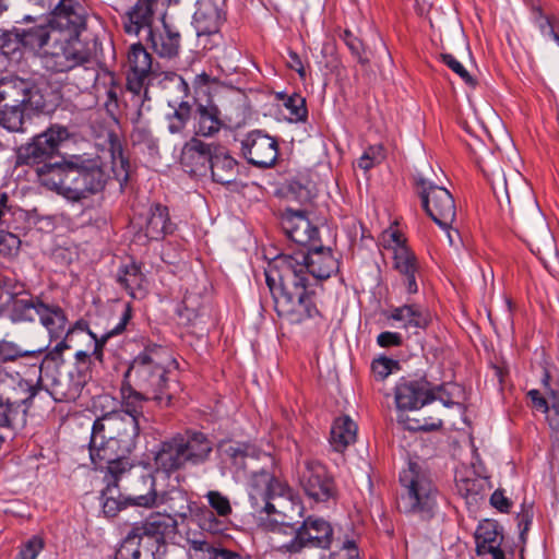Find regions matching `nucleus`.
<instances>
[{
	"instance_id": "f257e3e1",
	"label": "nucleus",
	"mask_w": 559,
	"mask_h": 559,
	"mask_svg": "<svg viewBox=\"0 0 559 559\" xmlns=\"http://www.w3.org/2000/svg\"><path fill=\"white\" fill-rule=\"evenodd\" d=\"M338 266L332 249L323 246L312 245L277 255L265 270V282L277 316L290 324L321 317L316 287L336 273Z\"/></svg>"
},
{
	"instance_id": "f03ea898",
	"label": "nucleus",
	"mask_w": 559,
	"mask_h": 559,
	"mask_svg": "<svg viewBox=\"0 0 559 559\" xmlns=\"http://www.w3.org/2000/svg\"><path fill=\"white\" fill-rule=\"evenodd\" d=\"M140 424L124 413L109 412L97 418L92 428L90 440V457L95 467L122 463L126 469L132 471L133 464L129 455L136 448Z\"/></svg>"
},
{
	"instance_id": "7ed1b4c3",
	"label": "nucleus",
	"mask_w": 559,
	"mask_h": 559,
	"mask_svg": "<svg viewBox=\"0 0 559 559\" xmlns=\"http://www.w3.org/2000/svg\"><path fill=\"white\" fill-rule=\"evenodd\" d=\"M109 176L98 159L71 156L63 164L40 168L39 182L72 202H79L104 190Z\"/></svg>"
},
{
	"instance_id": "20e7f679",
	"label": "nucleus",
	"mask_w": 559,
	"mask_h": 559,
	"mask_svg": "<svg viewBox=\"0 0 559 559\" xmlns=\"http://www.w3.org/2000/svg\"><path fill=\"white\" fill-rule=\"evenodd\" d=\"M175 362L167 348L148 343L131 360L124 372V381L152 395L157 405L167 407L173 400L168 366Z\"/></svg>"
},
{
	"instance_id": "39448f33",
	"label": "nucleus",
	"mask_w": 559,
	"mask_h": 559,
	"mask_svg": "<svg viewBox=\"0 0 559 559\" xmlns=\"http://www.w3.org/2000/svg\"><path fill=\"white\" fill-rule=\"evenodd\" d=\"M131 475L132 471L126 469V465L122 463L106 466L104 474L106 487L102 490L103 511L106 516L114 518L129 506L154 509L160 502L155 487V477L152 474L141 476L144 486L147 488L145 495L134 492L123 496L120 492L119 484Z\"/></svg>"
},
{
	"instance_id": "423d86ee",
	"label": "nucleus",
	"mask_w": 559,
	"mask_h": 559,
	"mask_svg": "<svg viewBox=\"0 0 559 559\" xmlns=\"http://www.w3.org/2000/svg\"><path fill=\"white\" fill-rule=\"evenodd\" d=\"M404 489L399 500V509L405 513L417 514L424 520L435 515L439 491L430 477L417 463L411 462L400 474Z\"/></svg>"
},
{
	"instance_id": "0eeeda50",
	"label": "nucleus",
	"mask_w": 559,
	"mask_h": 559,
	"mask_svg": "<svg viewBox=\"0 0 559 559\" xmlns=\"http://www.w3.org/2000/svg\"><path fill=\"white\" fill-rule=\"evenodd\" d=\"M157 0H136L122 16V26L128 35H139L142 29L147 32V41L159 57L173 58L177 56L180 45V35L166 29L156 33L152 28L154 8Z\"/></svg>"
},
{
	"instance_id": "6e6552de",
	"label": "nucleus",
	"mask_w": 559,
	"mask_h": 559,
	"mask_svg": "<svg viewBox=\"0 0 559 559\" xmlns=\"http://www.w3.org/2000/svg\"><path fill=\"white\" fill-rule=\"evenodd\" d=\"M69 138L68 129L61 126H52L45 132L33 138L31 143L22 145L16 151V165L36 166V174L39 178V170L44 166L63 164L64 157L58 156L59 146L62 141Z\"/></svg>"
},
{
	"instance_id": "1a4fd4ad",
	"label": "nucleus",
	"mask_w": 559,
	"mask_h": 559,
	"mask_svg": "<svg viewBox=\"0 0 559 559\" xmlns=\"http://www.w3.org/2000/svg\"><path fill=\"white\" fill-rule=\"evenodd\" d=\"M285 528L290 530L294 537L277 546V550L283 554L297 555L306 548L329 550L334 542L333 526L323 518L309 515L299 526L285 525Z\"/></svg>"
},
{
	"instance_id": "9d476101",
	"label": "nucleus",
	"mask_w": 559,
	"mask_h": 559,
	"mask_svg": "<svg viewBox=\"0 0 559 559\" xmlns=\"http://www.w3.org/2000/svg\"><path fill=\"white\" fill-rule=\"evenodd\" d=\"M131 531L143 542L144 552L148 559H162L166 545L178 532V523L169 513H151L142 523L132 526Z\"/></svg>"
},
{
	"instance_id": "9b49d317",
	"label": "nucleus",
	"mask_w": 559,
	"mask_h": 559,
	"mask_svg": "<svg viewBox=\"0 0 559 559\" xmlns=\"http://www.w3.org/2000/svg\"><path fill=\"white\" fill-rule=\"evenodd\" d=\"M38 318L48 331L50 341H59L52 349L46 353V358L51 360L60 359L62 353L70 348L68 342L75 332L87 330V323L83 320L76 321L74 325H69L64 310L58 305L44 304Z\"/></svg>"
},
{
	"instance_id": "f8f14e48",
	"label": "nucleus",
	"mask_w": 559,
	"mask_h": 559,
	"mask_svg": "<svg viewBox=\"0 0 559 559\" xmlns=\"http://www.w3.org/2000/svg\"><path fill=\"white\" fill-rule=\"evenodd\" d=\"M416 188L425 212L441 228H449L456 216L455 202L450 191L424 178L416 180Z\"/></svg>"
},
{
	"instance_id": "ddd939ff",
	"label": "nucleus",
	"mask_w": 559,
	"mask_h": 559,
	"mask_svg": "<svg viewBox=\"0 0 559 559\" xmlns=\"http://www.w3.org/2000/svg\"><path fill=\"white\" fill-rule=\"evenodd\" d=\"M304 492L317 502H326L337 493L334 477L328 467L317 460H306L298 471Z\"/></svg>"
},
{
	"instance_id": "4468645a",
	"label": "nucleus",
	"mask_w": 559,
	"mask_h": 559,
	"mask_svg": "<svg viewBox=\"0 0 559 559\" xmlns=\"http://www.w3.org/2000/svg\"><path fill=\"white\" fill-rule=\"evenodd\" d=\"M43 67L51 73L69 72L90 62V55L76 40L55 44L40 56Z\"/></svg>"
},
{
	"instance_id": "2eb2a0df",
	"label": "nucleus",
	"mask_w": 559,
	"mask_h": 559,
	"mask_svg": "<svg viewBox=\"0 0 559 559\" xmlns=\"http://www.w3.org/2000/svg\"><path fill=\"white\" fill-rule=\"evenodd\" d=\"M241 152L249 164L269 168L277 160L278 142L262 130H252L241 140Z\"/></svg>"
},
{
	"instance_id": "dca6fc26",
	"label": "nucleus",
	"mask_w": 559,
	"mask_h": 559,
	"mask_svg": "<svg viewBox=\"0 0 559 559\" xmlns=\"http://www.w3.org/2000/svg\"><path fill=\"white\" fill-rule=\"evenodd\" d=\"M432 383L427 378H402L395 385L394 397L399 411H415L435 401Z\"/></svg>"
},
{
	"instance_id": "f3484780",
	"label": "nucleus",
	"mask_w": 559,
	"mask_h": 559,
	"mask_svg": "<svg viewBox=\"0 0 559 559\" xmlns=\"http://www.w3.org/2000/svg\"><path fill=\"white\" fill-rule=\"evenodd\" d=\"M282 228L287 237L306 249L319 239V229L313 225L305 210L285 209L282 214Z\"/></svg>"
},
{
	"instance_id": "a211bd4d",
	"label": "nucleus",
	"mask_w": 559,
	"mask_h": 559,
	"mask_svg": "<svg viewBox=\"0 0 559 559\" xmlns=\"http://www.w3.org/2000/svg\"><path fill=\"white\" fill-rule=\"evenodd\" d=\"M40 99L41 96L29 81L17 76H5L0 80V103L39 108L41 107Z\"/></svg>"
},
{
	"instance_id": "6ab92c4d",
	"label": "nucleus",
	"mask_w": 559,
	"mask_h": 559,
	"mask_svg": "<svg viewBox=\"0 0 559 559\" xmlns=\"http://www.w3.org/2000/svg\"><path fill=\"white\" fill-rule=\"evenodd\" d=\"M391 237L396 245L394 250V269L401 275L407 293L416 294L418 292L419 262L415 253L404 243L399 233H392Z\"/></svg>"
},
{
	"instance_id": "aec40b11",
	"label": "nucleus",
	"mask_w": 559,
	"mask_h": 559,
	"mask_svg": "<svg viewBox=\"0 0 559 559\" xmlns=\"http://www.w3.org/2000/svg\"><path fill=\"white\" fill-rule=\"evenodd\" d=\"M214 146L195 136L191 138L181 152L180 163L185 170L193 176H205L210 169Z\"/></svg>"
},
{
	"instance_id": "412c9836",
	"label": "nucleus",
	"mask_w": 559,
	"mask_h": 559,
	"mask_svg": "<svg viewBox=\"0 0 559 559\" xmlns=\"http://www.w3.org/2000/svg\"><path fill=\"white\" fill-rule=\"evenodd\" d=\"M225 0H202L195 7L193 25L198 36L217 34L226 20Z\"/></svg>"
},
{
	"instance_id": "4be33fe9",
	"label": "nucleus",
	"mask_w": 559,
	"mask_h": 559,
	"mask_svg": "<svg viewBox=\"0 0 559 559\" xmlns=\"http://www.w3.org/2000/svg\"><path fill=\"white\" fill-rule=\"evenodd\" d=\"M92 364H74L68 376L53 378L51 386L60 400H75L80 396L82 389L91 379Z\"/></svg>"
},
{
	"instance_id": "5701e85b",
	"label": "nucleus",
	"mask_w": 559,
	"mask_h": 559,
	"mask_svg": "<svg viewBox=\"0 0 559 559\" xmlns=\"http://www.w3.org/2000/svg\"><path fill=\"white\" fill-rule=\"evenodd\" d=\"M190 465L197 466L206 463L214 449L213 441L202 431L187 429L183 433L176 435Z\"/></svg>"
},
{
	"instance_id": "b1692460",
	"label": "nucleus",
	"mask_w": 559,
	"mask_h": 559,
	"mask_svg": "<svg viewBox=\"0 0 559 559\" xmlns=\"http://www.w3.org/2000/svg\"><path fill=\"white\" fill-rule=\"evenodd\" d=\"M225 127L221 109L213 103H197L193 111V132L197 136H214Z\"/></svg>"
},
{
	"instance_id": "393cba45",
	"label": "nucleus",
	"mask_w": 559,
	"mask_h": 559,
	"mask_svg": "<svg viewBox=\"0 0 559 559\" xmlns=\"http://www.w3.org/2000/svg\"><path fill=\"white\" fill-rule=\"evenodd\" d=\"M475 539L478 556L490 554L492 559H506L501 549L503 536L495 521L481 522L475 532Z\"/></svg>"
},
{
	"instance_id": "a878e982",
	"label": "nucleus",
	"mask_w": 559,
	"mask_h": 559,
	"mask_svg": "<svg viewBox=\"0 0 559 559\" xmlns=\"http://www.w3.org/2000/svg\"><path fill=\"white\" fill-rule=\"evenodd\" d=\"M388 319L401 322V326L412 334H418L431 323V314L421 306L411 304L391 309Z\"/></svg>"
},
{
	"instance_id": "bb28decb",
	"label": "nucleus",
	"mask_w": 559,
	"mask_h": 559,
	"mask_svg": "<svg viewBox=\"0 0 559 559\" xmlns=\"http://www.w3.org/2000/svg\"><path fill=\"white\" fill-rule=\"evenodd\" d=\"M39 391L38 384H34L16 373L12 374V383L8 385L3 399L17 409L24 411V415L27 417L28 409L33 406V401Z\"/></svg>"
},
{
	"instance_id": "cd10ccee",
	"label": "nucleus",
	"mask_w": 559,
	"mask_h": 559,
	"mask_svg": "<svg viewBox=\"0 0 559 559\" xmlns=\"http://www.w3.org/2000/svg\"><path fill=\"white\" fill-rule=\"evenodd\" d=\"M155 463L158 469L167 474L182 469L189 464L183 452V445L180 444L176 435L160 443V448L155 455Z\"/></svg>"
},
{
	"instance_id": "c85d7f7f",
	"label": "nucleus",
	"mask_w": 559,
	"mask_h": 559,
	"mask_svg": "<svg viewBox=\"0 0 559 559\" xmlns=\"http://www.w3.org/2000/svg\"><path fill=\"white\" fill-rule=\"evenodd\" d=\"M44 304L39 297L25 293L23 289L16 295L7 311L13 322H34L36 317H39Z\"/></svg>"
},
{
	"instance_id": "c756f323",
	"label": "nucleus",
	"mask_w": 559,
	"mask_h": 559,
	"mask_svg": "<svg viewBox=\"0 0 559 559\" xmlns=\"http://www.w3.org/2000/svg\"><path fill=\"white\" fill-rule=\"evenodd\" d=\"M121 408L115 413H124L133 417L139 424L144 419L143 407L147 401H153L152 395L133 386L130 382L123 381L120 388Z\"/></svg>"
},
{
	"instance_id": "7c9ffc66",
	"label": "nucleus",
	"mask_w": 559,
	"mask_h": 559,
	"mask_svg": "<svg viewBox=\"0 0 559 559\" xmlns=\"http://www.w3.org/2000/svg\"><path fill=\"white\" fill-rule=\"evenodd\" d=\"M209 170L215 182L223 186L230 185L237 178L238 163L224 148L214 146Z\"/></svg>"
},
{
	"instance_id": "2f4dec72",
	"label": "nucleus",
	"mask_w": 559,
	"mask_h": 559,
	"mask_svg": "<svg viewBox=\"0 0 559 559\" xmlns=\"http://www.w3.org/2000/svg\"><path fill=\"white\" fill-rule=\"evenodd\" d=\"M217 452L222 461L230 464L236 473H246L247 460L254 456V448L243 442L223 440L217 444Z\"/></svg>"
},
{
	"instance_id": "473e14b6",
	"label": "nucleus",
	"mask_w": 559,
	"mask_h": 559,
	"mask_svg": "<svg viewBox=\"0 0 559 559\" xmlns=\"http://www.w3.org/2000/svg\"><path fill=\"white\" fill-rule=\"evenodd\" d=\"M175 230V224L169 218L168 207L156 203L151 206L146 221L145 235L151 240H162Z\"/></svg>"
},
{
	"instance_id": "72a5a7b5",
	"label": "nucleus",
	"mask_w": 559,
	"mask_h": 559,
	"mask_svg": "<svg viewBox=\"0 0 559 559\" xmlns=\"http://www.w3.org/2000/svg\"><path fill=\"white\" fill-rule=\"evenodd\" d=\"M249 489L266 493L273 499L276 497L290 498L292 496L290 488L286 483L280 480L264 469L252 473L249 481Z\"/></svg>"
},
{
	"instance_id": "f704fd0d",
	"label": "nucleus",
	"mask_w": 559,
	"mask_h": 559,
	"mask_svg": "<svg viewBox=\"0 0 559 559\" xmlns=\"http://www.w3.org/2000/svg\"><path fill=\"white\" fill-rule=\"evenodd\" d=\"M357 425L347 415L335 418L331 427L330 444L336 452H344L356 441Z\"/></svg>"
},
{
	"instance_id": "c9c22d12",
	"label": "nucleus",
	"mask_w": 559,
	"mask_h": 559,
	"mask_svg": "<svg viewBox=\"0 0 559 559\" xmlns=\"http://www.w3.org/2000/svg\"><path fill=\"white\" fill-rule=\"evenodd\" d=\"M117 282L133 299L142 298L145 294V275L141 270V265L135 262L123 264L119 267Z\"/></svg>"
},
{
	"instance_id": "e433bc0d",
	"label": "nucleus",
	"mask_w": 559,
	"mask_h": 559,
	"mask_svg": "<svg viewBox=\"0 0 559 559\" xmlns=\"http://www.w3.org/2000/svg\"><path fill=\"white\" fill-rule=\"evenodd\" d=\"M81 9L75 0H60L52 11L51 23L59 28H76L82 24Z\"/></svg>"
},
{
	"instance_id": "4c0bfd02",
	"label": "nucleus",
	"mask_w": 559,
	"mask_h": 559,
	"mask_svg": "<svg viewBox=\"0 0 559 559\" xmlns=\"http://www.w3.org/2000/svg\"><path fill=\"white\" fill-rule=\"evenodd\" d=\"M169 107L173 109L165 115L167 130L171 134H183L187 124L193 119V106L188 100L171 104Z\"/></svg>"
},
{
	"instance_id": "58836bf2",
	"label": "nucleus",
	"mask_w": 559,
	"mask_h": 559,
	"mask_svg": "<svg viewBox=\"0 0 559 559\" xmlns=\"http://www.w3.org/2000/svg\"><path fill=\"white\" fill-rule=\"evenodd\" d=\"M131 318H132V307L130 304H127L124 306V309L120 317L119 323L116 326H114L111 330H109L106 334H104L102 337H97V335L94 334L88 328H87V330L84 331L94 341V350H93L92 355L95 357V359H97L100 362L103 361L104 345L110 337L119 335L122 332H124Z\"/></svg>"
},
{
	"instance_id": "ea45409f",
	"label": "nucleus",
	"mask_w": 559,
	"mask_h": 559,
	"mask_svg": "<svg viewBox=\"0 0 559 559\" xmlns=\"http://www.w3.org/2000/svg\"><path fill=\"white\" fill-rule=\"evenodd\" d=\"M26 109H32L31 106L23 105H11L10 103H5L3 107L0 108V126L5 128L11 132H25V115L24 111Z\"/></svg>"
},
{
	"instance_id": "a19ab883",
	"label": "nucleus",
	"mask_w": 559,
	"mask_h": 559,
	"mask_svg": "<svg viewBox=\"0 0 559 559\" xmlns=\"http://www.w3.org/2000/svg\"><path fill=\"white\" fill-rule=\"evenodd\" d=\"M157 497L160 498V502L155 508L166 504L168 511L179 518H187L190 512L188 498L186 493L179 489H173L162 493L157 492Z\"/></svg>"
},
{
	"instance_id": "79ce46f5",
	"label": "nucleus",
	"mask_w": 559,
	"mask_h": 559,
	"mask_svg": "<svg viewBox=\"0 0 559 559\" xmlns=\"http://www.w3.org/2000/svg\"><path fill=\"white\" fill-rule=\"evenodd\" d=\"M188 559H216L221 547L219 543L207 540L200 535L199 537L187 538Z\"/></svg>"
},
{
	"instance_id": "37998d69",
	"label": "nucleus",
	"mask_w": 559,
	"mask_h": 559,
	"mask_svg": "<svg viewBox=\"0 0 559 559\" xmlns=\"http://www.w3.org/2000/svg\"><path fill=\"white\" fill-rule=\"evenodd\" d=\"M26 423L27 417L24 415V411L17 409L2 397L0 401V428L17 431L23 429Z\"/></svg>"
},
{
	"instance_id": "c03bdc74",
	"label": "nucleus",
	"mask_w": 559,
	"mask_h": 559,
	"mask_svg": "<svg viewBox=\"0 0 559 559\" xmlns=\"http://www.w3.org/2000/svg\"><path fill=\"white\" fill-rule=\"evenodd\" d=\"M128 63L130 72L136 73V75H148L151 73L152 58L141 43L133 44L130 47Z\"/></svg>"
},
{
	"instance_id": "a18cd8bd",
	"label": "nucleus",
	"mask_w": 559,
	"mask_h": 559,
	"mask_svg": "<svg viewBox=\"0 0 559 559\" xmlns=\"http://www.w3.org/2000/svg\"><path fill=\"white\" fill-rule=\"evenodd\" d=\"M432 391L435 401H440L447 407L460 405L464 400V389L462 385L453 382L433 384Z\"/></svg>"
},
{
	"instance_id": "49530a36",
	"label": "nucleus",
	"mask_w": 559,
	"mask_h": 559,
	"mask_svg": "<svg viewBox=\"0 0 559 559\" xmlns=\"http://www.w3.org/2000/svg\"><path fill=\"white\" fill-rule=\"evenodd\" d=\"M14 37H17L19 46L23 45L31 49H40L49 40V29L46 25H37L14 34Z\"/></svg>"
},
{
	"instance_id": "de8ad7c7",
	"label": "nucleus",
	"mask_w": 559,
	"mask_h": 559,
	"mask_svg": "<svg viewBox=\"0 0 559 559\" xmlns=\"http://www.w3.org/2000/svg\"><path fill=\"white\" fill-rule=\"evenodd\" d=\"M24 285L14 276L0 274V314L7 311Z\"/></svg>"
},
{
	"instance_id": "09e8293b",
	"label": "nucleus",
	"mask_w": 559,
	"mask_h": 559,
	"mask_svg": "<svg viewBox=\"0 0 559 559\" xmlns=\"http://www.w3.org/2000/svg\"><path fill=\"white\" fill-rule=\"evenodd\" d=\"M531 20L542 35L551 37L559 45V34L555 31L554 19L545 14L540 5H531Z\"/></svg>"
},
{
	"instance_id": "8fccbe9b",
	"label": "nucleus",
	"mask_w": 559,
	"mask_h": 559,
	"mask_svg": "<svg viewBox=\"0 0 559 559\" xmlns=\"http://www.w3.org/2000/svg\"><path fill=\"white\" fill-rule=\"evenodd\" d=\"M397 423L403 426L404 429L408 431H436L442 428L443 421L441 419H436L431 421L425 420V424H421L419 418L409 417L403 411L397 415Z\"/></svg>"
},
{
	"instance_id": "3c124183",
	"label": "nucleus",
	"mask_w": 559,
	"mask_h": 559,
	"mask_svg": "<svg viewBox=\"0 0 559 559\" xmlns=\"http://www.w3.org/2000/svg\"><path fill=\"white\" fill-rule=\"evenodd\" d=\"M207 500L210 512H214L219 518H229L233 513L230 500L227 496L223 495L218 490H210L205 495Z\"/></svg>"
},
{
	"instance_id": "603ef678",
	"label": "nucleus",
	"mask_w": 559,
	"mask_h": 559,
	"mask_svg": "<svg viewBox=\"0 0 559 559\" xmlns=\"http://www.w3.org/2000/svg\"><path fill=\"white\" fill-rule=\"evenodd\" d=\"M284 106L289 111L290 120L296 122H305L308 118V109L306 98L300 94L294 93L288 96Z\"/></svg>"
},
{
	"instance_id": "864d4df0",
	"label": "nucleus",
	"mask_w": 559,
	"mask_h": 559,
	"mask_svg": "<svg viewBox=\"0 0 559 559\" xmlns=\"http://www.w3.org/2000/svg\"><path fill=\"white\" fill-rule=\"evenodd\" d=\"M20 357L33 358V352H26L25 348L12 341H0V362L19 361Z\"/></svg>"
},
{
	"instance_id": "5fc2aeb1",
	"label": "nucleus",
	"mask_w": 559,
	"mask_h": 559,
	"mask_svg": "<svg viewBox=\"0 0 559 559\" xmlns=\"http://www.w3.org/2000/svg\"><path fill=\"white\" fill-rule=\"evenodd\" d=\"M228 519L219 518L214 512L203 511L200 516V527L211 534H222L228 527Z\"/></svg>"
},
{
	"instance_id": "6e6d98bb",
	"label": "nucleus",
	"mask_w": 559,
	"mask_h": 559,
	"mask_svg": "<svg viewBox=\"0 0 559 559\" xmlns=\"http://www.w3.org/2000/svg\"><path fill=\"white\" fill-rule=\"evenodd\" d=\"M342 39L344 40L347 48L350 50L352 55L355 58H357V61L361 66L369 64L370 60L366 56V49H365L364 43L359 38L354 36V34L350 31L346 29V31H344V33L342 35Z\"/></svg>"
},
{
	"instance_id": "4d7b16f0",
	"label": "nucleus",
	"mask_w": 559,
	"mask_h": 559,
	"mask_svg": "<svg viewBox=\"0 0 559 559\" xmlns=\"http://www.w3.org/2000/svg\"><path fill=\"white\" fill-rule=\"evenodd\" d=\"M20 248L21 240L16 235L0 229V257L14 258L19 254Z\"/></svg>"
},
{
	"instance_id": "13d9d810",
	"label": "nucleus",
	"mask_w": 559,
	"mask_h": 559,
	"mask_svg": "<svg viewBox=\"0 0 559 559\" xmlns=\"http://www.w3.org/2000/svg\"><path fill=\"white\" fill-rule=\"evenodd\" d=\"M272 499L266 493L249 489V501L255 513H265L267 515L277 513L275 506L271 502Z\"/></svg>"
},
{
	"instance_id": "bf43d9fd",
	"label": "nucleus",
	"mask_w": 559,
	"mask_h": 559,
	"mask_svg": "<svg viewBox=\"0 0 559 559\" xmlns=\"http://www.w3.org/2000/svg\"><path fill=\"white\" fill-rule=\"evenodd\" d=\"M116 144L112 143V171L120 181H127L129 179V160L123 156L120 145L116 151Z\"/></svg>"
},
{
	"instance_id": "052dcab7",
	"label": "nucleus",
	"mask_w": 559,
	"mask_h": 559,
	"mask_svg": "<svg viewBox=\"0 0 559 559\" xmlns=\"http://www.w3.org/2000/svg\"><path fill=\"white\" fill-rule=\"evenodd\" d=\"M441 60L454 73H456L467 85L475 87L476 81L464 68V66L451 53H441Z\"/></svg>"
},
{
	"instance_id": "680f3d73",
	"label": "nucleus",
	"mask_w": 559,
	"mask_h": 559,
	"mask_svg": "<svg viewBox=\"0 0 559 559\" xmlns=\"http://www.w3.org/2000/svg\"><path fill=\"white\" fill-rule=\"evenodd\" d=\"M47 347H39L36 349H26V352H33L34 357L27 358V357H20V360L22 364L27 367L28 371L32 373H38V381L40 380V374L43 370V365L45 360H51L50 358H46V356L43 358V355L46 353Z\"/></svg>"
},
{
	"instance_id": "e2e57ef3",
	"label": "nucleus",
	"mask_w": 559,
	"mask_h": 559,
	"mask_svg": "<svg viewBox=\"0 0 559 559\" xmlns=\"http://www.w3.org/2000/svg\"><path fill=\"white\" fill-rule=\"evenodd\" d=\"M488 182L500 206H502L503 198H506L507 203L510 204V197L504 175L501 171L492 174V178H488Z\"/></svg>"
},
{
	"instance_id": "0e129e2a",
	"label": "nucleus",
	"mask_w": 559,
	"mask_h": 559,
	"mask_svg": "<svg viewBox=\"0 0 559 559\" xmlns=\"http://www.w3.org/2000/svg\"><path fill=\"white\" fill-rule=\"evenodd\" d=\"M397 365L396 360L382 356L372 361L371 371L376 379L384 380Z\"/></svg>"
},
{
	"instance_id": "69168bd1",
	"label": "nucleus",
	"mask_w": 559,
	"mask_h": 559,
	"mask_svg": "<svg viewBox=\"0 0 559 559\" xmlns=\"http://www.w3.org/2000/svg\"><path fill=\"white\" fill-rule=\"evenodd\" d=\"M148 75H136V73L129 72L127 76V88L129 92L133 94V97L136 98L135 102H141L143 104V100H141V92L144 87L145 80Z\"/></svg>"
},
{
	"instance_id": "338daca9",
	"label": "nucleus",
	"mask_w": 559,
	"mask_h": 559,
	"mask_svg": "<svg viewBox=\"0 0 559 559\" xmlns=\"http://www.w3.org/2000/svg\"><path fill=\"white\" fill-rule=\"evenodd\" d=\"M377 344L383 348L399 347L403 344V338L397 332L385 331L378 335Z\"/></svg>"
},
{
	"instance_id": "774afa93",
	"label": "nucleus",
	"mask_w": 559,
	"mask_h": 559,
	"mask_svg": "<svg viewBox=\"0 0 559 559\" xmlns=\"http://www.w3.org/2000/svg\"><path fill=\"white\" fill-rule=\"evenodd\" d=\"M16 49H19L17 37H14V34L0 28V51L4 55H9Z\"/></svg>"
}]
</instances>
